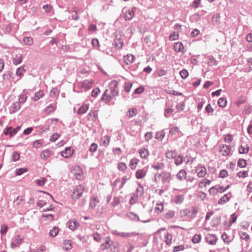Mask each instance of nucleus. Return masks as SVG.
Here are the masks:
<instances>
[{"instance_id": "nucleus-15", "label": "nucleus", "mask_w": 252, "mask_h": 252, "mask_svg": "<svg viewBox=\"0 0 252 252\" xmlns=\"http://www.w3.org/2000/svg\"><path fill=\"white\" fill-rule=\"evenodd\" d=\"M4 134L6 135H9L10 137H12L16 134V131L12 127L9 126L4 129Z\"/></svg>"}, {"instance_id": "nucleus-22", "label": "nucleus", "mask_w": 252, "mask_h": 252, "mask_svg": "<svg viewBox=\"0 0 252 252\" xmlns=\"http://www.w3.org/2000/svg\"><path fill=\"white\" fill-rule=\"evenodd\" d=\"M108 92L107 90H106L104 94L103 95V96L102 97V99L106 103L109 102L112 98V96H113L112 94L111 95L107 94V92Z\"/></svg>"}, {"instance_id": "nucleus-20", "label": "nucleus", "mask_w": 252, "mask_h": 252, "mask_svg": "<svg viewBox=\"0 0 252 252\" xmlns=\"http://www.w3.org/2000/svg\"><path fill=\"white\" fill-rule=\"evenodd\" d=\"M56 109V105L55 104H50L45 109V111L47 114L49 115L54 112Z\"/></svg>"}, {"instance_id": "nucleus-52", "label": "nucleus", "mask_w": 252, "mask_h": 252, "mask_svg": "<svg viewBox=\"0 0 252 252\" xmlns=\"http://www.w3.org/2000/svg\"><path fill=\"white\" fill-rule=\"evenodd\" d=\"M240 236L241 239L246 241H248L250 239L249 235L246 232H241L240 233Z\"/></svg>"}, {"instance_id": "nucleus-7", "label": "nucleus", "mask_w": 252, "mask_h": 252, "mask_svg": "<svg viewBox=\"0 0 252 252\" xmlns=\"http://www.w3.org/2000/svg\"><path fill=\"white\" fill-rule=\"evenodd\" d=\"M113 244V241L109 237H107L105 239V242L101 245V249L102 250H107L111 247Z\"/></svg>"}, {"instance_id": "nucleus-31", "label": "nucleus", "mask_w": 252, "mask_h": 252, "mask_svg": "<svg viewBox=\"0 0 252 252\" xmlns=\"http://www.w3.org/2000/svg\"><path fill=\"white\" fill-rule=\"evenodd\" d=\"M176 152L174 150L167 151L165 154V157L169 159H173L174 156H176Z\"/></svg>"}, {"instance_id": "nucleus-42", "label": "nucleus", "mask_w": 252, "mask_h": 252, "mask_svg": "<svg viewBox=\"0 0 252 252\" xmlns=\"http://www.w3.org/2000/svg\"><path fill=\"white\" fill-rule=\"evenodd\" d=\"M164 167V164L163 162L155 163L152 165V167L156 170L162 169Z\"/></svg>"}, {"instance_id": "nucleus-16", "label": "nucleus", "mask_w": 252, "mask_h": 252, "mask_svg": "<svg viewBox=\"0 0 252 252\" xmlns=\"http://www.w3.org/2000/svg\"><path fill=\"white\" fill-rule=\"evenodd\" d=\"M139 162L137 158H132L129 161V166L131 169H135Z\"/></svg>"}, {"instance_id": "nucleus-53", "label": "nucleus", "mask_w": 252, "mask_h": 252, "mask_svg": "<svg viewBox=\"0 0 252 252\" xmlns=\"http://www.w3.org/2000/svg\"><path fill=\"white\" fill-rule=\"evenodd\" d=\"M220 190L219 189H217L216 187H213L211 188L209 190V193L212 195H214L217 192H219Z\"/></svg>"}, {"instance_id": "nucleus-48", "label": "nucleus", "mask_w": 252, "mask_h": 252, "mask_svg": "<svg viewBox=\"0 0 252 252\" xmlns=\"http://www.w3.org/2000/svg\"><path fill=\"white\" fill-rule=\"evenodd\" d=\"M184 197L182 195L179 194L176 196L175 198V202L176 203H181L184 200Z\"/></svg>"}, {"instance_id": "nucleus-18", "label": "nucleus", "mask_w": 252, "mask_h": 252, "mask_svg": "<svg viewBox=\"0 0 252 252\" xmlns=\"http://www.w3.org/2000/svg\"><path fill=\"white\" fill-rule=\"evenodd\" d=\"M146 173V170L144 169H139L136 172V177L138 179H142L145 176Z\"/></svg>"}, {"instance_id": "nucleus-10", "label": "nucleus", "mask_w": 252, "mask_h": 252, "mask_svg": "<svg viewBox=\"0 0 252 252\" xmlns=\"http://www.w3.org/2000/svg\"><path fill=\"white\" fill-rule=\"evenodd\" d=\"M139 154L140 157L143 159H147L150 155L149 152L146 148H141L139 150Z\"/></svg>"}, {"instance_id": "nucleus-36", "label": "nucleus", "mask_w": 252, "mask_h": 252, "mask_svg": "<svg viewBox=\"0 0 252 252\" xmlns=\"http://www.w3.org/2000/svg\"><path fill=\"white\" fill-rule=\"evenodd\" d=\"M43 143V141L42 139L37 140L33 142V147L36 149L40 148Z\"/></svg>"}, {"instance_id": "nucleus-57", "label": "nucleus", "mask_w": 252, "mask_h": 252, "mask_svg": "<svg viewBox=\"0 0 252 252\" xmlns=\"http://www.w3.org/2000/svg\"><path fill=\"white\" fill-rule=\"evenodd\" d=\"M76 169L79 171L78 173V174H76V178L78 179H79L80 180L82 177V175H83V171L82 170L80 169V167L79 166H77V167H75Z\"/></svg>"}, {"instance_id": "nucleus-3", "label": "nucleus", "mask_w": 252, "mask_h": 252, "mask_svg": "<svg viewBox=\"0 0 252 252\" xmlns=\"http://www.w3.org/2000/svg\"><path fill=\"white\" fill-rule=\"evenodd\" d=\"M118 82L116 80L112 81L109 84V88L111 89V94L113 96H116L118 94V92L116 90L118 86Z\"/></svg>"}, {"instance_id": "nucleus-62", "label": "nucleus", "mask_w": 252, "mask_h": 252, "mask_svg": "<svg viewBox=\"0 0 252 252\" xmlns=\"http://www.w3.org/2000/svg\"><path fill=\"white\" fill-rule=\"evenodd\" d=\"M7 230H8V227L6 225L3 224L1 226V228H0V230L1 234H5L7 232Z\"/></svg>"}, {"instance_id": "nucleus-34", "label": "nucleus", "mask_w": 252, "mask_h": 252, "mask_svg": "<svg viewBox=\"0 0 252 252\" xmlns=\"http://www.w3.org/2000/svg\"><path fill=\"white\" fill-rule=\"evenodd\" d=\"M179 132V129L177 126H174L172 127L169 131V135L173 136L178 133Z\"/></svg>"}, {"instance_id": "nucleus-38", "label": "nucleus", "mask_w": 252, "mask_h": 252, "mask_svg": "<svg viewBox=\"0 0 252 252\" xmlns=\"http://www.w3.org/2000/svg\"><path fill=\"white\" fill-rule=\"evenodd\" d=\"M28 169L27 168H20L16 170L15 173L16 175L19 176L24 173L28 172Z\"/></svg>"}, {"instance_id": "nucleus-39", "label": "nucleus", "mask_w": 252, "mask_h": 252, "mask_svg": "<svg viewBox=\"0 0 252 252\" xmlns=\"http://www.w3.org/2000/svg\"><path fill=\"white\" fill-rule=\"evenodd\" d=\"M124 42L122 39L121 38H117L115 40V45L116 46L119 48L121 49L123 46Z\"/></svg>"}, {"instance_id": "nucleus-1", "label": "nucleus", "mask_w": 252, "mask_h": 252, "mask_svg": "<svg viewBox=\"0 0 252 252\" xmlns=\"http://www.w3.org/2000/svg\"><path fill=\"white\" fill-rule=\"evenodd\" d=\"M157 183H169L171 181V174L167 172H162L160 174H156L155 176Z\"/></svg>"}, {"instance_id": "nucleus-46", "label": "nucleus", "mask_w": 252, "mask_h": 252, "mask_svg": "<svg viewBox=\"0 0 252 252\" xmlns=\"http://www.w3.org/2000/svg\"><path fill=\"white\" fill-rule=\"evenodd\" d=\"M199 177H203L205 176L204 168H198L196 170Z\"/></svg>"}, {"instance_id": "nucleus-5", "label": "nucleus", "mask_w": 252, "mask_h": 252, "mask_svg": "<svg viewBox=\"0 0 252 252\" xmlns=\"http://www.w3.org/2000/svg\"><path fill=\"white\" fill-rule=\"evenodd\" d=\"M163 242H164L167 245H170L172 241V235L168 232H165L163 234Z\"/></svg>"}, {"instance_id": "nucleus-33", "label": "nucleus", "mask_w": 252, "mask_h": 252, "mask_svg": "<svg viewBox=\"0 0 252 252\" xmlns=\"http://www.w3.org/2000/svg\"><path fill=\"white\" fill-rule=\"evenodd\" d=\"M59 232V229L58 227L55 226L50 231L49 235L51 237H55L58 235Z\"/></svg>"}, {"instance_id": "nucleus-8", "label": "nucleus", "mask_w": 252, "mask_h": 252, "mask_svg": "<svg viewBox=\"0 0 252 252\" xmlns=\"http://www.w3.org/2000/svg\"><path fill=\"white\" fill-rule=\"evenodd\" d=\"M73 151L70 147H67L62 152V156L65 158H70L73 154Z\"/></svg>"}, {"instance_id": "nucleus-2", "label": "nucleus", "mask_w": 252, "mask_h": 252, "mask_svg": "<svg viewBox=\"0 0 252 252\" xmlns=\"http://www.w3.org/2000/svg\"><path fill=\"white\" fill-rule=\"evenodd\" d=\"M85 188L83 185H79L77 186L73 189L71 194L72 199L76 200L79 199L83 195Z\"/></svg>"}, {"instance_id": "nucleus-60", "label": "nucleus", "mask_w": 252, "mask_h": 252, "mask_svg": "<svg viewBox=\"0 0 252 252\" xmlns=\"http://www.w3.org/2000/svg\"><path fill=\"white\" fill-rule=\"evenodd\" d=\"M184 249H185V247L183 245L175 246L173 248V252H178L180 251H183V250H184Z\"/></svg>"}, {"instance_id": "nucleus-54", "label": "nucleus", "mask_w": 252, "mask_h": 252, "mask_svg": "<svg viewBox=\"0 0 252 252\" xmlns=\"http://www.w3.org/2000/svg\"><path fill=\"white\" fill-rule=\"evenodd\" d=\"M180 74L181 77L183 79H186L188 76L189 73L187 70L183 69L181 71H180Z\"/></svg>"}, {"instance_id": "nucleus-27", "label": "nucleus", "mask_w": 252, "mask_h": 252, "mask_svg": "<svg viewBox=\"0 0 252 252\" xmlns=\"http://www.w3.org/2000/svg\"><path fill=\"white\" fill-rule=\"evenodd\" d=\"M137 114V110L136 108H132L129 109L127 112V116L129 118H132L136 116Z\"/></svg>"}, {"instance_id": "nucleus-4", "label": "nucleus", "mask_w": 252, "mask_h": 252, "mask_svg": "<svg viewBox=\"0 0 252 252\" xmlns=\"http://www.w3.org/2000/svg\"><path fill=\"white\" fill-rule=\"evenodd\" d=\"M67 224L68 228L72 230L77 229L80 225L79 222L74 219L69 220Z\"/></svg>"}, {"instance_id": "nucleus-50", "label": "nucleus", "mask_w": 252, "mask_h": 252, "mask_svg": "<svg viewBox=\"0 0 252 252\" xmlns=\"http://www.w3.org/2000/svg\"><path fill=\"white\" fill-rule=\"evenodd\" d=\"M118 168L119 170L124 172V171H126V169L127 166H126V163H125L124 162H120L118 164Z\"/></svg>"}, {"instance_id": "nucleus-11", "label": "nucleus", "mask_w": 252, "mask_h": 252, "mask_svg": "<svg viewBox=\"0 0 252 252\" xmlns=\"http://www.w3.org/2000/svg\"><path fill=\"white\" fill-rule=\"evenodd\" d=\"M217 240V238L213 234H209L206 236V241L210 245L216 244Z\"/></svg>"}, {"instance_id": "nucleus-49", "label": "nucleus", "mask_w": 252, "mask_h": 252, "mask_svg": "<svg viewBox=\"0 0 252 252\" xmlns=\"http://www.w3.org/2000/svg\"><path fill=\"white\" fill-rule=\"evenodd\" d=\"M221 238L224 242L227 244H228L231 241V240L229 239V237L225 233H223L222 234Z\"/></svg>"}, {"instance_id": "nucleus-56", "label": "nucleus", "mask_w": 252, "mask_h": 252, "mask_svg": "<svg viewBox=\"0 0 252 252\" xmlns=\"http://www.w3.org/2000/svg\"><path fill=\"white\" fill-rule=\"evenodd\" d=\"M60 135L58 133L53 134L50 137V140L52 142L56 141L60 137Z\"/></svg>"}, {"instance_id": "nucleus-17", "label": "nucleus", "mask_w": 252, "mask_h": 252, "mask_svg": "<svg viewBox=\"0 0 252 252\" xmlns=\"http://www.w3.org/2000/svg\"><path fill=\"white\" fill-rule=\"evenodd\" d=\"M173 48L176 52H182L184 47L181 42H177L174 44Z\"/></svg>"}, {"instance_id": "nucleus-61", "label": "nucleus", "mask_w": 252, "mask_h": 252, "mask_svg": "<svg viewBox=\"0 0 252 252\" xmlns=\"http://www.w3.org/2000/svg\"><path fill=\"white\" fill-rule=\"evenodd\" d=\"M238 165L240 167H244L246 165V161L244 159H240L238 161Z\"/></svg>"}, {"instance_id": "nucleus-21", "label": "nucleus", "mask_w": 252, "mask_h": 252, "mask_svg": "<svg viewBox=\"0 0 252 252\" xmlns=\"http://www.w3.org/2000/svg\"><path fill=\"white\" fill-rule=\"evenodd\" d=\"M164 205L163 203H157L155 208V212L158 214H160L163 210Z\"/></svg>"}, {"instance_id": "nucleus-51", "label": "nucleus", "mask_w": 252, "mask_h": 252, "mask_svg": "<svg viewBox=\"0 0 252 252\" xmlns=\"http://www.w3.org/2000/svg\"><path fill=\"white\" fill-rule=\"evenodd\" d=\"M20 154L17 152H14L12 154V159L13 161H16L20 159Z\"/></svg>"}, {"instance_id": "nucleus-59", "label": "nucleus", "mask_w": 252, "mask_h": 252, "mask_svg": "<svg viewBox=\"0 0 252 252\" xmlns=\"http://www.w3.org/2000/svg\"><path fill=\"white\" fill-rule=\"evenodd\" d=\"M201 237L199 235H195L192 239V241L194 243H198L201 240Z\"/></svg>"}, {"instance_id": "nucleus-58", "label": "nucleus", "mask_w": 252, "mask_h": 252, "mask_svg": "<svg viewBox=\"0 0 252 252\" xmlns=\"http://www.w3.org/2000/svg\"><path fill=\"white\" fill-rule=\"evenodd\" d=\"M97 145L96 143H93L91 144L89 151L91 152H95L97 149Z\"/></svg>"}, {"instance_id": "nucleus-28", "label": "nucleus", "mask_w": 252, "mask_h": 252, "mask_svg": "<svg viewBox=\"0 0 252 252\" xmlns=\"http://www.w3.org/2000/svg\"><path fill=\"white\" fill-rule=\"evenodd\" d=\"M249 147L247 145H241L239 148V152L240 154H246L249 152Z\"/></svg>"}, {"instance_id": "nucleus-6", "label": "nucleus", "mask_w": 252, "mask_h": 252, "mask_svg": "<svg viewBox=\"0 0 252 252\" xmlns=\"http://www.w3.org/2000/svg\"><path fill=\"white\" fill-rule=\"evenodd\" d=\"M134 11L132 9L126 10L123 14V17L126 20H130L134 17Z\"/></svg>"}, {"instance_id": "nucleus-64", "label": "nucleus", "mask_w": 252, "mask_h": 252, "mask_svg": "<svg viewBox=\"0 0 252 252\" xmlns=\"http://www.w3.org/2000/svg\"><path fill=\"white\" fill-rule=\"evenodd\" d=\"M46 179L44 178H41L37 180L36 181L37 184L38 186H42L45 184Z\"/></svg>"}, {"instance_id": "nucleus-37", "label": "nucleus", "mask_w": 252, "mask_h": 252, "mask_svg": "<svg viewBox=\"0 0 252 252\" xmlns=\"http://www.w3.org/2000/svg\"><path fill=\"white\" fill-rule=\"evenodd\" d=\"M27 98V96L26 94L24 93L20 94L19 96L18 102L21 104V103H24Z\"/></svg>"}, {"instance_id": "nucleus-9", "label": "nucleus", "mask_w": 252, "mask_h": 252, "mask_svg": "<svg viewBox=\"0 0 252 252\" xmlns=\"http://www.w3.org/2000/svg\"><path fill=\"white\" fill-rule=\"evenodd\" d=\"M21 108V104L18 102L13 103L9 108L10 113H14L17 112Z\"/></svg>"}, {"instance_id": "nucleus-13", "label": "nucleus", "mask_w": 252, "mask_h": 252, "mask_svg": "<svg viewBox=\"0 0 252 252\" xmlns=\"http://www.w3.org/2000/svg\"><path fill=\"white\" fill-rule=\"evenodd\" d=\"M99 200L97 197L95 196H92L90 199V207L94 208L99 203Z\"/></svg>"}, {"instance_id": "nucleus-26", "label": "nucleus", "mask_w": 252, "mask_h": 252, "mask_svg": "<svg viewBox=\"0 0 252 252\" xmlns=\"http://www.w3.org/2000/svg\"><path fill=\"white\" fill-rule=\"evenodd\" d=\"M102 144L104 147H107L109 145L110 141V137L107 135L104 136L102 139Z\"/></svg>"}, {"instance_id": "nucleus-40", "label": "nucleus", "mask_w": 252, "mask_h": 252, "mask_svg": "<svg viewBox=\"0 0 252 252\" xmlns=\"http://www.w3.org/2000/svg\"><path fill=\"white\" fill-rule=\"evenodd\" d=\"M179 36V34L178 32H173L171 33L169 36V40L170 41H174L178 39Z\"/></svg>"}, {"instance_id": "nucleus-14", "label": "nucleus", "mask_w": 252, "mask_h": 252, "mask_svg": "<svg viewBox=\"0 0 252 252\" xmlns=\"http://www.w3.org/2000/svg\"><path fill=\"white\" fill-rule=\"evenodd\" d=\"M134 61V56L132 54H128L124 57V62L127 65L131 64Z\"/></svg>"}, {"instance_id": "nucleus-55", "label": "nucleus", "mask_w": 252, "mask_h": 252, "mask_svg": "<svg viewBox=\"0 0 252 252\" xmlns=\"http://www.w3.org/2000/svg\"><path fill=\"white\" fill-rule=\"evenodd\" d=\"M167 74V71L164 69H160L158 70L157 71V74H158V76H159V77L166 75Z\"/></svg>"}, {"instance_id": "nucleus-44", "label": "nucleus", "mask_w": 252, "mask_h": 252, "mask_svg": "<svg viewBox=\"0 0 252 252\" xmlns=\"http://www.w3.org/2000/svg\"><path fill=\"white\" fill-rule=\"evenodd\" d=\"M23 42L28 45H31L33 43V39L31 37H26L23 38Z\"/></svg>"}, {"instance_id": "nucleus-43", "label": "nucleus", "mask_w": 252, "mask_h": 252, "mask_svg": "<svg viewBox=\"0 0 252 252\" xmlns=\"http://www.w3.org/2000/svg\"><path fill=\"white\" fill-rule=\"evenodd\" d=\"M227 103L226 100L224 98H220L218 100V104L220 107H224L226 106Z\"/></svg>"}, {"instance_id": "nucleus-45", "label": "nucleus", "mask_w": 252, "mask_h": 252, "mask_svg": "<svg viewBox=\"0 0 252 252\" xmlns=\"http://www.w3.org/2000/svg\"><path fill=\"white\" fill-rule=\"evenodd\" d=\"M26 70L24 69L23 66H20L18 68H17L16 73L17 76H22L24 73L25 72Z\"/></svg>"}, {"instance_id": "nucleus-29", "label": "nucleus", "mask_w": 252, "mask_h": 252, "mask_svg": "<svg viewBox=\"0 0 252 252\" xmlns=\"http://www.w3.org/2000/svg\"><path fill=\"white\" fill-rule=\"evenodd\" d=\"M44 95V92L43 91L40 90L35 93L32 99L34 101H37L41 98Z\"/></svg>"}, {"instance_id": "nucleus-35", "label": "nucleus", "mask_w": 252, "mask_h": 252, "mask_svg": "<svg viewBox=\"0 0 252 252\" xmlns=\"http://www.w3.org/2000/svg\"><path fill=\"white\" fill-rule=\"evenodd\" d=\"M42 218L44 219V220L52 221L54 220V216L51 214H43L42 215Z\"/></svg>"}, {"instance_id": "nucleus-41", "label": "nucleus", "mask_w": 252, "mask_h": 252, "mask_svg": "<svg viewBox=\"0 0 252 252\" xmlns=\"http://www.w3.org/2000/svg\"><path fill=\"white\" fill-rule=\"evenodd\" d=\"M184 161V158L182 156L179 155L178 157L174 160L175 164L177 165H180L183 163Z\"/></svg>"}, {"instance_id": "nucleus-24", "label": "nucleus", "mask_w": 252, "mask_h": 252, "mask_svg": "<svg viewBox=\"0 0 252 252\" xmlns=\"http://www.w3.org/2000/svg\"><path fill=\"white\" fill-rule=\"evenodd\" d=\"M88 105L83 104L78 109L77 113L79 114H83L88 111Z\"/></svg>"}, {"instance_id": "nucleus-30", "label": "nucleus", "mask_w": 252, "mask_h": 252, "mask_svg": "<svg viewBox=\"0 0 252 252\" xmlns=\"http://www.w3.org/2000/svg\"><path fill=\"white\" fill-rule=\"evenodd\" d=\"M230 198V195L228 194H225L221 198H220L218 201V203L220 204H223L226 203L229 200Z\"/></svg>"}, {"instance_id": "nucleus-25", "label": "nucleus", "mask_w": 252, "mask_h": 252, "mask_svg": "<svg viewBox=\"0 0 252 252\" xmlns=\"http://www.w3.org/2000/svg\"><path fill=\"white\" fill-rule=\"evenodd\" d=\"M22 61V56L21 54H18L15 56V57L13 59V63L17 65L21 63Z\"/></svg>"}, {"instance_id": "nucleus-63", "label": "nucleus", "mask_w": 252, "mask_h": 252, "mask_svg": "<svg viewBox=\"0 0 252 252\" xmlns=\"http://www.w3.org/2000/svg\"><path fill=\"white\" fill-rule=\"evenodd\" d=\"M23 239H24L23 237H22L20 235H18L15 237V241L17 244L19 245L22 243Z\"/></svg>"}, {"instance_id": "nucleus-47", "label": "nucleus", "mask_w": 252, "mask_h": 252, "mask_svg": "<svg viewBox=\"0 0 252 252\" xmlns=\"http://www.w3.org/2000/svg\"><path fill=\"white\" fill-rule=\"evenodd\" d=\"M165 133L163 131H158L156 134V138L158 140H162L165 136Z\"/></svg>"}, {"instance_id": "nucleus-32", "label": "nucleus", "mask_w": 252, "mask_h": 252, "mask_svg": "<svg viewBox=\"0 0 252 252\" xmlns=\"http://www.w3.org/2000/svg\"><path fill=\"white\" fill-rule=\"evenodd\" d=\"M63 247L65 250H70L72 248V242L70 240H65L63 242Z\"/></svg>"}, {"instance_id": "nucleus-19", "label": "nucleus", "mask_w": 252, "mask_h": 252, "mask_svg": "<svg viewBox=\"0 0 252 252\" xmlns=\"http://www.w3.org/2000/svg\"><path fill=\"white\" fill-rule=\"evenodd\" d=\"M52 155V152L49 150H45L42 152L40 157L43 159L46 160L49 158Z\"/></svg>"}, {"instance_id": "nucleus-12", "label": "nucleus", "mask_w": 252, "mask_h": 252, "mask_svg": "<svg viewBox=\"0 0 252 252\" xmlns=\"http://www.w3.org/2000/svg\"><path fill=\"white\" fill-rule=\"evenodd\" d=\"M220 152L223 156H227L230 152V149L228 146L223 145L220 147Z\"/></svg>"}, {"instance_id": "nucleus-23", "label": "nucleus", "mask_w": 252, "mask_h": 252, "mask_svg": "<svg viewBox=\"0 0 252 252\" xmlns=\"http://www.w3.org/2000/svg\"><path fill=\"white\" fill-rule=\"evenodd\" d=\"M177 178L180 180H185L187 177V173L185 170H180L177 175Z\"/></svg>"}]
</instances>
